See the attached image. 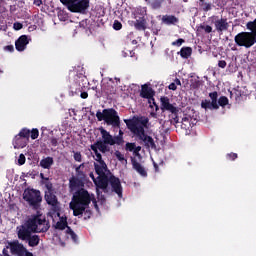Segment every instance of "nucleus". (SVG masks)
Listing matches in <instances>:
<instances>
[{"mask_svg":"<svg viewBox=\"0 0 256 256\" xmlns=\"http://www.w3.org/2000/svg\"><path fill=\"white\" fill-rule=\"evenodd\" d=\"M91 150L93 158L96 161L94 163V167L98 177L95 178V175L93 173H90V177L92 181H94V184L97 185V187L105 189V187H107V178L105 177V174L107 173V164H105V161H103L101 153H99V151H101L102 153H107V151H109V148H107V143L103 141H98L97 143L91 145Z\"/></svg>","mask_w":256,"mask_h":256,"instance_id":"nucleus-1","label":"nucleus"},{"mask_svg":"<svg viewBox=\"0 0 256 256\" xmlns=\"http://www.w3.org/2000/svg\"><path fill=\"white\" fill-rule=\"evenodd\" d=\"M49 221L45 219V216H35L30 218L24 225L16 228L18 239L27 241L31 236V233H45L49 231Z\"/></svg>","mask_w":256,"mask_h":256,"instance_id":"nucleus-2","label":"nucleus"},{"mask_svg":"<svg viewBox=\"0 0 256 256\" xmlns=\"http://www.w3.org/2000/svg\"><path fill=\"white\" fill-rule=\"evenodd\" d=\"M91 201H93V196H91L89 192H87L86 190L78 191L73 196L72 201L70 202V209H72L73 215L75 217L83 215Z\"/></svg>","mask_w":256,"mask_h":256,"instance_id":"nucleus-3","label":"nucleus"},{"mask_svg":"<svg viewBox=\"0 0 256 256\" xmlns=\"http://www.w3.org/2000/svg\"><path fill=\"white\" fill-rule=\"evenodd\" d=\"M50 217H52L53 227H55V229H60V231L67 229V238L72 239V241H77V235L67 226V216L61 214V209L50 211Z\"/></svg>","mask_w":256,"mask_h":256,"instance_id":"nucleus-4","label":"nucleus"},{"mask_svg":"<svg viewBox=\"0 0 256 256\" xmlns=\"http://www.w3.org/2000/svg\"><path fill=\"white\" fill-rule=\"evenodd\" d=\"M124 123H126L128 129L140 139V141H143V143L146 145V147H150L151 149H154L155 147V141L151 138V136L145 135V129L143 126H139L135 124V122L131 120H124Z\"/></svg>","mask_w":256,"mask_h":256,"instance_id":"nucleus-5","label":"nucleus"},{"mask_svg":"<svg viewBox=\"0 0 256 256\" xmlns=\"http://www.w3.org/2000/svg\"><path fill=\"white\" fill-rule=\"evenodd\" d=\"M96 117L98 121H105L107 125H112V127H119V115L114 109H104L102 112H97Z\"/></svg>","mask_w":256,"mask_h":256,"instance_id":"nucleus-6","label":"nucleus"},{"mask_svg":"<svg viewBox=\"0 0 256 256\" xmlns=\"http://www.w3.org/2000/svg\"><path fill=\"white\" fill-rule=\"evenodd\" d=\"M72 13H85L89 9V0H60Z\"/></svg>","mask_w":256,"mask_h":256,"instance_id":"nucleus-7","label":"nucleus"},{"mask_svg":"<svg viewBox=\"0 0 256 256\" xmlns=\"http://www.w3.org/2000/svg\"><path fill=\"white\" fill-rule=\"evenodd\" d=\"M107 173H109V170H107L104 175V177L106 178V187L101 188L96 185L98 198L101 197V195L99 194V189H103V191H106L109 183L112 187V191H114V193L117 194L118 197H120V198L123 197V187L121 186V180H119V178H117L115 176L109 177V176H107Z\"/></svg>","mask_w":256,"mask_h":256,"instance_id":"nucleus-8","label":"nucleus"},{"mask_svg":"<svg viewBox=\"0 0 256 256\" xmlns=\"http://www.w3.org/2000/svg\"><path fill=\"white\" fill-rule=\"evenodd\" d=\"M23 199L32 205V207H37L41 203V192L33 189H27L24 191Z\"/></svg>","mask_w":256,"mask_h":256,"instance_id":"nucleus-9","label":"nucleus"},{"mask_svg":"<svg viewBox=\"0 0 256 256\" xmlns=\"http://www.w3.org/2000/svg\"><path fill=\"white\" fill-rule=\"evenodd\" d=\"M99 131L103 139L102 143H106L107 145H115L121 142V138H114L109 132H107V130L100 128Z\"/></svg>","mask_w":256,"mask_h":256,"instance_id":"nucleus-10","label":"nucleus"},{"mask_svg":"<svg viewBox=\"0 0 256 256\" xmlns=\"http://www.w3.org/2000/svg\"><path fill=\"white\" fill-rule=\"evenodd\" d=\"M45 199L48 203V205H51V211H59L60 206H59V202L57 201V197L51 193V191H47L45 194Z\"/></svg>","mask_w":256,"mask_h":256,"instance_id":"nucleus-11","label":"nucleus"},{"mask_svg":"<svg viewBox=\"0 0 256 256\" xmlns=\"http://www.w3.org/2000/svg\"><path fill=\"white\" fill-rule=\"evenodd\" d=\"M160 101H161V107L163 111H169L170 113H177V107L171 104V102L169 101V98L162 97Z\"/></svg>","mask_w":256,"mask_h":256,"instance_id":"nucleus-12","label":"nucleus"},{"mask_svg":"<svg viewBox=\"0 0 256 256\" xmlns=\"http://www.w3.org/2000/svg\"><path fill=\"white\" fill-rule=\"evenodd\" d=\"M27 138L16 135L13 140V147L14 149H23L24 147H27Z\"/></svg>","mask_w":256,"mask_h":256,"instance_id":"nucleus-13","label":"nucleus"},{"mask_svg":"<svg viewBox=\"0 0 256 256\" xmlns=\"http://www.w3.org/2000/svg\"><path fill=\"white\" fill-rule=\"evenodd\" d=\"M27 45H29V39H27V36L25 35L20 36L15 42L17 51H25V49H27Z\"/></svg>","mask_w":256,"mask_h":256,"instance_id":"nucleus-14","label":"nucleus"},{"mask_svg":"<svg viewBox=\"0 0 256 256\" xmlns=\"http://www.w3.org/2000/svg\"><path fill=\"white\" fill-rule=\"evenodd\" d=\"M201 107L207 111V109H219V104H217L216 101L203 100L201 102Z\"/></svg>","mask_w":256,"mask_h":256,"instance_id":"nucleus-15","label":"nucleus"},{"mask_svg":"<svg viewBox=\"0 0 256 256\" xmlns=\"http://www.w3.org/2000/svg\"><path fill=\"white\" fill-rule=\"evenodd\" d=\"M141 97L144 99H152L153 98V89L151 87L144 85L141 89Z\"/></svg>","mask_w":256,"mask_h":256,"instance_id":"nucleus-16","label":"nucleus"},{"mask_svg":"<svg viewBox=\"0 0 256 256\" xmlns=\"http://www.w3.org/2000/svg\"><path fill=\"white\" fill-rule=\"evenodd\" d=\"M53 163V157H46L40 161V167H42V169H51V167H53Z\"/></svg>","mask_w":256,"mask_h":256,"instance_id":"nucleus-17","label":"nucleus"},{"mask_svg":"<svg viewBox=\"0 0 256 256\" xmlns=\"http://www.w3.org/2000/svg\"><path fill=\"white\" fill-rule=\"evenodd\" d=\"M132 165H133V168L135 169V171H137V173H139V175H141L142 177H147V171H145V168H143V166H141V164H139L137 161L133 160Z\"/></svg>","mask_w":256,"mask_h":256,"instance_id":"nucleus-18","label":"nucleus"},{"mask_svg":"<svg viewBox=\"0 0 256 256\" xmlns=\"http://www.w3.org/2000/svg\"><path fill=\"white\" fill-rule=\"evenodd\" d=\"M193 127V124L191 123V117H184L181 121V128L184 129V131H189Z\"/></svg>","mask_w":256,"mask_h":256,"instance_id":"nucleus-19","label":"nucleus"},{"mask_svg":"<svg viewBox=\"0 0 256 256\" xmlns=\"http://www.w3.org/2000/svg\"><path fill=\"white\" fill-rule=\"evenodd\" d=\"M177 18L175 16H163L162 17V22L165 23L166 25H175L177 23Z\"/></svg>","mask_w":256,"mask_h":256,"instance_id":"nucleus-20","label":"nucleus"},{"mask_svg":"<svg viewBox=\"0 0 256 256\" xmlns=\"http://www.w3.org/2000/svg\"><path fill=\"white\" fill-rule=\"evenodd\" d=\"M126 150L134 152V155H139V151H141L140 146H135V143H127L126 144Z\"/></svg>","mask_w":256,"mask_h":256,"instance_id":"nucleus-21","label":"nucleus"},{"mask_svg":"<svg viewBox=\"0 0 256 256\" xmlns=\"http://www.w3.org/2000/svg\"><path fill=\"white\" fill-rule=\"evenodd\" d=\"M26 240H28L30 247H37V245H39L38 235H33V236L30 235Z\"/></svg>","mask_w":256,"mask_h":256,"instance_id":"nucleus-22","label":"nucleus"},{"mask_svg":"<svg viewBox=\"0 0 256 256\" xmlns=\"http://www.w3.org/2000/svg\"><path fill=\"white\" fill-rule=\"evenodd\" d=\"M217 31H225L227 29V22L225 20H217L215 22Z\"/></svg>","mask_w":256,"mask_h":256,"instance_id":"nucleus-23","label":"nucleus"},{"mask_svg":"<svg viewBox=\"0 0 256 256\" xmlns=\"http://www.w3.org/2000/svg\"><path fill=\"white\" fill-rule=\"evenodd\" d=\"M191 53H192V50L189 47L182 48L180 51V55L181 57H183V59H189V57H191Z\"/></svg>","mask_w":256,"mask_h":256,"instance_id":"nucleus-24","label":"nucleus"},{"mask_svg":"<svg viewBox=\"0 0 256 256\" xmlns=\"http://www.w3.org/2000/svg\"><path fill=\"white\" fill-rule=\"evenodd\" d=\"M115 157L118 159V161H120V163H122V165H124V167H127V159H125V155H123L121 152L116 151L114 153Z\"/></svg>","mask_w":256,"mask_h":256,"instance_id":"nucleus-25","label":"nucleus"},{"mask_svg":"<svg viewBox=\"0 0 256 256\" xmlns=\"http://www.w3.org/2000/svg\"><path fill=\"white\" fill-rule=\"evenodd\" d=\"M81 184V182L79 181V179L72 177L70 179V189L71 191H75L77 189V187H79V185Z\"/></svg>","mask_w":256,"mask_h":256,"instance_id":"nucleus-26","label":"nucleus"},{"mask_svg":"<svg viewBox=\"0 0 256 256\" xmlns=\"http://www.w3.org/2000/svg\"><path fill=\"white\" fill-rule=\"evenodd\" d=\"M135 123V125H138V127H147V123H149V119L147 118H140L138 121L130 120Z\"/></svg>","mask_w":256,"mask_h":256,"instance_id":"nucleus-27","label":"nucleus"},{"mask_svg":"<svg viewBox=\"0 0 256 256\" xmlns=\"http://www.w3.org/2000/svg\"><path fill=\"white\" fill-rule=\"evenodd\" d=\"M30 134H31V131H29V129L24 128L19 132L18 136L24 137V139H27V141H29Z\"/></svg>","mask_w":256,"mask_h":256,"instance_id":"nucleus-28","label":"nucleus"},{"mask_svg":"<svg viewBox=\"0 0 256 256\" xmlns=\"http://www.w3.org/2000/svg\"><path fill=\"white\" fill-rule=\"evenodd\" d=\"M218 103H219L220 107H225V105L229 104V99L225 96H222L219 98Z\"/></svg>","mask_w":256,"mask_h":256,"instance_id":"nucleus-29","label":"nucleus"},{"mask_svg":"<svg viewBox=\"0 0 256 256\" xmlns=\"http://www.w3.org/2000/svg\"><path fill=\"white\" fill-rule=\"evenodd\" d=\"M136 29H140V30H145V20L141 21V22H137L135 24Z\"/></svg>","mask_w":256,"mask_h":256,"instance_id":"nucleus-30","label":"nucleus"},{"mask_svg":"<svg viewBox=\"0 0 256 256\" xmlns=\"http://www.w3.org/2000/svg\"><path fill=\"white\" fill-rule=\"evenodd\" d=\"M13 29H14L15 31H21V29H23V24H21V23H19V22H15V23L13 24Z\"/></svg>","mask_w":256,"mask_h":256,"instance_id":"nucleus-31","label":"nucleus"},{"mask_svg":"<svg viewBox=\"0 0 256 256\" xmlns=\"http://www.w3.org/2000/svg\"><path fill=\"white\" fill-rule=\"evenodd\" d=\"M122 27H123V25L119 21H115L114 24H113V28L115 29V31H120V29Z\"/></svg>","mask_w":256,"mask_h":256,"instance_id":"nucleus-32","label":"nucleus"},{"mask_svg":"<svg viewBox=\"0 0 256 256\" xmlns=\"http://www.w3.org/2000/svg\"><path fill=\"white\" fill-rule=\"evenodd\" d=\"M25 161H26L25 155L20 154L18 158V165H25Z\"/></svg>","mask_w":256,"mask_h":256,"instance_id":"nucleus-33","label":"nucleus"},{"mask_svg":"<svg viewBox=\"0 0 256 256\" xmlns=\"http://www.w3.org/2000/svg\"><path fill=\"white\" fill-rule=\"evenodd\" d=\"M37 137H39V130L33 129L31 131V139H37Z\"/></svg>","mask_w":256,"mask_h":256,"instance_id":"nucleus-34","label":"nucleus"},{"mask_svg":"<svg viewBox=\"0 0 256 256\" xmlns=\"http://www.w3.org/2000/svg\"><path fill=\"white\" fill-rule=\"evenodd\" d=\"M201 29H203L205 33H211V31H213V28L209 25H203L201 26Z\"/></svg>","mask_w":256,"mask_h":256,"instance_id":"nucleus-35","label":"nucleus"},{"mask_svg":"<svg viewBox=\"0 0 256 256\" xmlns=\"http://www.w3.org/2000/svg\"><path fill=\"white\" fill-rule=\"evenodd\" d=\"M202 9L204 11H211V4H209V3H202Z\"/></svg>","mask_w":256,"mask_h":256,"instance_id":"nucleus-36","label":"nucleus"},{"mask_svg":"<svg viewBox=\"0 0 256 256\" xmlns=\"http://www.w3.org/2000/svg\"><path fill=\"white\" fill-rule=\"evenodd\" d=\"M218 66L221 67V69H225L227 67V62H225V60H220Z\"/></svg>","mask_w":256,"mask_h":256,"instance_id":"nucleus-37","label":"nucleus"},{"mask_svg":"<svg viewBox=\"0 0 256 256\" xmlns=\"http://www.w3.org/2000/svg\"><path fill=\"white\" fill-rule=\"evenodd\" d=\"M209 97L212 101H215L217 103V92H212L209 94Z\"/></svg>","mask_w":256,"mask_h":256,"instance_id":"nucleus-38","label":"nucleus"},{"mask_svg":"<svg viewBox=\"0 0 256 256\" xmlns=\"http://www.w3.org/2000/svg\"><path fill=\"white\" fill-rule=\"evenodd\" d=\"M74 159L75 161H78V163H81V153L79 152L74 153Z\"/></svg>","mask_w":256,"mask_h":256,"instance_id":"nucleus-39","label":"nucleus"},{"mask_svg":"<svg viewBox=\"0 0 256 256\" xmlns=\"http://www.w3.org/2000/svg\"><path fill=\"white\" fill-rule=\"evenodd\" d=\"M171 91H177V85L173 82L168 86Z\"/></svg>","mask_w":256,"mask_h":256,"instance_id":"nucleus-40","label":"nucleus"},{"mask_svg":"<svg viewBox=\"0 0 256 256\" xmlns=\"http://www.w3.org/2000/svg\"><path fill=\"white\" fill-rule=\"evenodd\" d=\"M184 43L183 39H178L176 42H173L172 45H178L181 46Z\"/></svg>","mask_w":256,"mask_h":256,"instance_id":"nucleus-41","label":"nucleus"},{"mask_svg":"<svg viewBox=\"0 0 256 256\" xmlns=\"http://www.w3.org/2000/svg\"><path fill=\"white\" fill-rule=\"evenodd\" d=\"M80 97H81L82 99H87V98L89 97V94H87V92H82L81 95H80Z\"/></svg>","mask_w":256,"mask_h":256,"instance_id":"nucleus-42","label":"nucleus"},{"mask_svg":"<svg viewBox=\"0 0 256 256\" xmlns=\"http://www.w3.org/2000/svg\"><path fill=\"white\" fill-rule=\"evenodd\" d=\"M43 0H34V4L37 5V7H39L40 5H42Z\"/></svg>","mask_w":256,"mask_h":256,"instance_id":"nucleus-43","label":"nucleus"},{"mask_svg":"<svg viewBox=\"0 0 256 256\" xmlns=\"http://www.w3.org/2000/svg\"><path fill=\"white\" fill-rule=\"evenodd\" d=\"M5 51H13L14 50V48H13V46H5Z\"/></svg>","mask_w":256,"mask_h":256,"instance_id":"nucleus-44","label":"nucleus"},{"mask_svg":"<svg viewBox=\"0 0 256 256\" xmlns=\"http://www.w3.org/2000/svg\"><path fill=\"white\" fill-rule=\"evenodd\" d=\"M174 83H175V85L181 86V80H179V79H175Z\"/></svg>","mask_w":256,"mask_h":256,"instance_id":"nucleus-45","label":"nucleus"},{"mask_svg":"<svg viewBox=\"0 0 256 256\" xmlns=\"http://www.w3.org/2000/svg\"><path fill=\"white\" fill-rule=\"evenodd\" d=\"M228 157H232V159H237V154H228Z\"/></svg>","mask_w":256,"mask_h":256,"instance_id":"nucleus-46","label":"nucleus"},{"mask_svg":"<svg viewBox=\"0 0 256 256\" xmlns=\"http://www.w3.org/2000/svg\"><path fill=\"white\" fill-rule=\"evenodd\" d=\"M94 207L97 209V202H94Z\"/></svg>","mask_w":256,"mask_h":256,"instance_id":"nucleus-47","label":"nucleus"},{"mask_svg":"<svg viewBox=\"0 0 256 256\" xmlns=\"http://www.w3.org/2000/svg\"><path fill=\"white\" fill-rule=\"evenodd\" d=\"M154 167H155V169H156V171H157V164H156V163H154Z\"/></svg>","mask_w":256,"mask_h":256,"instance_id":"nucleus-48","label":"nucleus"},{"mask_svg":"<svg viewBox=\"0 0 256 256\" xmlns=\"http://www.w3.org/2000/svg\"><path fill=\"white\" fill-rule=\"evenodd\" d=\"M40 177H41L42 179H44L43 174H40Z\"/></svg>","mask_w":256,"mask_h":256,"instance_id":"nucleus-49","label":"nucleus"},{"mask_svg":"<svg viewBox=\"0 0 256 256\" xmlns=\"http://www.w3.org/2000/svg\"><path fill=\"white\" fill-rule=\"evenodd\" d=\"M120 135H123V132L120 130Z\"/></svg>","mask_w":256,"mask_h":256,"instance_id":"nucleus-50","label":"nucleus"},{"mask_svg":"<svg viewBox=\"0 0 256 256\" xmlns=\"http://www.w3.org/2000/svg\"><path fill=\"white\" fill-rule=\"evenodd\" d=\"M0 73H3V71L0 70Z\"/></svg>","mask_w":256,"mask_h":256,"instance_id":"nucleus-51","label":"nucleus"},{"mask_svg":"<svg viewBox=\"0 0 256 256\" xmlns=\"http://www.w3.org/2000/svg\"><path fill=\"white\" fill-rule=\"evenodd\" d=\"M185 2H187V0H184Z\"/></svg>","mask_w":256,"mask_h":256,"instance_id":"nucleus-52","label":"nucleus"}]
</instances>
